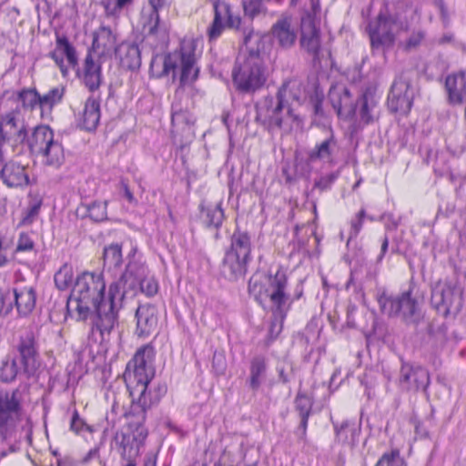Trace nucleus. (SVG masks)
Segmentation results:
<instances>
[{
    "label": "nucleus",
    "instance_id": "f257e3e1",
    "mask_svg": "<svg viewBox=\"0 0 466 466\" xmlns=\"http://www.w3.org/2000/svg\"><path fill=\"white\" fill-rule=\"evenodd\" d=\"M105 289L106 282L102 274L85 272L76 278L67 301V309L76 311L79 319H86L95 310L92 333L97 331L101 342L108 339L117 325V312L123 301L118 279L110 284L106 297Z\"/></svg>",
    "mask_w": 466,
    "mask_h": 466
},
{
    "label": "nucleus",
    "instance_id": "f03ea898",
    "mask_svg": "<svg viewBox=\"0 0 466 466\" xmlns=\"http://www.w3.org/2000/svg\"><path fill=\"white\" fill-rule=\"evenodd\" d=\"M152 362L153 349L143 347L128 361L124 373V380L132 398L130 415L139 421L146 420L147 411L157 405L167 392V386L163 383L150 385L155 375Z\"/></svg>",
    "mask_w": 466,
    "mask_h": 466
},
{
    "label": "nucleus",
    "instance_id": "7ed1b4c3",
    "mask_svg": "<svg viewBox=\"0 0 466 466\" xmlns=\"http://www.w3.org/2000/svg\"><path fill=\"white\" fill-rule=\"evenodd\" d=\"M243 34L248 54L237 57L232 70V79L238 90L254 93L260 89L268 79V71L262 57L267 36L252 29L248 32L245 30Z\"/></svg>",
    "mask_w": 466,
    "mask_h": 466
},
{
    "label": "nucleus",
    "instance_id": "20e7f679",
    "mask_svg": "<svg viewBox=\"0 0 466 466\" xmlns=\"http://www.w3.org/2000/svg\"><path fill=\"white\" fill-rule=\"evenodd\" d=\"M287 276L279 269L274 275H254L248 282V291L261 305L268 299L271 303L273 318L269 327V336L275 339L282 330L283 319L289 308L286 293Z\"/></svg>",
    "mask_w": 466,
    "mask_h": 466
},
{
    "label": "nucleus",
    "instance_id": "39448f33",
    "mask_svg": "<svg viewBox=\"0 0 466 466\" xmlns=\"http://www.w3.org/2000/svg\"><path fill=\"white\" fill-rule=\"evenodd\" d=\"M22 429L28 434L31 431V420L25 416L23 394L19 389L0 390V438L3 441L15 436L21 423Z\"/></svg>",
    "mask_w": 466,
    "mask_h": 466
},
{
    "label": "nucleus",
    "instance_id": "423d86ee",
    "mask_svg": "<svg viewBox=\"0 0 466 466\" xmlns=\"http://www.w3.org/2000/svg\"><path fill=\"white\" fill-rule=\"evenodd\" d=\"M123 299L127 296H135L138 290L148 297L158 291V283L154 277L148 276V269L142 262L130 260L124 273L118 279Z\"/></svg>",
    "mask_w": 466,
    "mask_h": 466
},
{
    "label": "nucleus",
    "instance_id": "0eeeda50",
    "mask_svg": "<svg viewBox=\"0 0 466 466\" xmlns=\"http://www.w3.org/2000/svg\"><path fill=\"white\" fill-rule=\"evenodd\" d=\"M28 146L33 154L43 157V163L46 166L58 167L64 161L63 146L59 140L55 139L53 130L47 126L35 128Z\"/></svg>",
    "mask_w": 466,
    "mask_h": 466
},
{
    "label": "nucleus",
    "instance_id": "6e6552de",
    "mask_svg": "<svg viewBox=\"0 0 466 466\" xmlns=\"http://www.w3.org/2000/svg\"><path fill=\"white\" fill-rule=\"evenodd\" d=\"M257 118L261 119L268 128L290 130L293 125H299L300 119L291 105H286L273 97H266L263 104L258 106Z\"/></svg>",
    "mask_w": 466,
    "mask_h": 466
},
{
    "label": "nucleus",
    "instance_id": "1a4fd4ad",
    "mask_svg": "<svg viewBox=\"0 0 466 466\" xmlns=\"http://www.w3.org/2000/svg\"><path fill=\"white\" fill-rule=\"evenodd\" d=\"M380 310L389 317L401 316L406 322L416 323L420 319V306L411 297L410 289L392 297L383 292L378 298Z\"/></svg>",
    "mask_w": 466,
    "mask_h": 466
},
{
    "label": "nucleus",
    "instance_id": "9d476101",
    "mask_svg": "<svg viewBox=\"0 0 466 466\" xmlns=\"http://www.w3.org/2000/svg\"><path fill=\"white\" fill-rule=\"evenodd\" d=\"M196 57L194 54V46L192 42H184L181 45L180 52L166 56L163 61V73L168 75L170 72L175 74L177 68H180V83L187 85L193 82L198 73L195 67Z\"/></svg>",
    "mask_w": 466,
    "mask_h": 466
},
{
    "label": "nucleus",
    "instance_id": "9b49d317",
    "mask_svg": "<svg viewBox=\"0 0 466 466\" xmlns=\"http://www.w3.org/2000/svg\"><path fill=\"white\" fill-rule=\"evenodd\" d=\"M27 138V130L18 109L7 111L0 116V160L4 162V145L16 147Z\"/></svg>",
    "mask_w": 466,
    "mask_h": 466
},
{
    "label": "nucleus",
    "instance_id": "f8f14e48",
    "mask_svg": "<svg viewBox=\"0 0 466 466\" xmlns=\"http://www.w3.org/2000/svg\"><path fill=\"white\" fill-rule=\"evenodd\" d=\"M17 361L21 365L22 373L30 378L34 376L40 366L38 342L32 330L25 331L15 347Z\"/></svg>",
    "mask_w": 466,
    "mask_h": 466
},
{
    "label": "nucleus",
    "instance_id": "ddd939ff",
    "mask_svg": "<svg viewBox=\"0 0 466 466\" xmlns=\"http://www.w3.org/2000/svg\"><path fill=\"white\" fill-rule=\"evenodd\" d=\"M145 421H139L129 414L127 427L115 436L116 442L122 449V455L129 461L139 453L140 447L147 436V431L144 426Z\"/></svg>",
    "mask_w": 466,
    "mask_h": 466
},
{
    "label": "nucleus",
    "instance_id": "4468645a",
    "mask_svg": "<svg viewBox=\"0 0 466 466\" xmlns=\"http://www.w3.org/2000/svg\"><path fill=\"white\" fill-rule=\"evenodd\" d=\"M431 303L441 314L447 317L461 309V292L451 282H439L432 289Z\"/></svg>",
    "mask_w": 466,
    "mask_h": 466
},
{
    "label": "nucleus",
    "instance_id": "2eb2a0df",
    "mask_svg": "<svg viewBox=\"0 0 466 466\" xmlns=\"http://www.w3.org/2000/svg\"><path fill=\"white\" fill-rule=\"evenodd\" d=\"M396 26V21L393 18L382 14H380L376 20L369 23L367 31L373 52L382 49L385 53L394 46Z\"/></svg>",
    "mask_w": 466,
    "mask_h": 466
},
{
    "label": "nucleus",
    "instance_id": "dca6fc26",
    "mask_svg": "<svg viewBox=\"0 0 466 466\" xmlns=\"http://www.w3.org/2000/svg\"><path fill=\"white\" fill-rule=\"evenodd\" d=\"M167 6V0H147L141 10L140 23L148 35L166 36L168 26L161 22L159 12Z\"/></svg>",
    "mask_w": 466,
    "mask_h": 466
},
{
    "label": "nucleus",
    "instance_id": "f3484780",
    "mask_svg": "<svg viewBox=\"0 0 466 466\" xmlns=\"http://www.w3.org/2000/svg\"><path fill=\"white\" fill-rule=\"evenodd\" d=\"M429 371L420 367L403 363L400 370L399 386L407 392L426 391L430 385Z\"/></svg>",
    "mask_w": 466,
    "mask_h": 466
},
{
    "label": "nucleus",
    "instance_id": "a211bd4d",
    "mask_svg": "<svg viewBox=\"0 0 466 466\" xmlns=\"http://www.w3.org/2000/svg\"><path fill=\"white\" fill-rule=\"evenodd\" d=\"M300 31L301 48L312 57L313 62H319L321 50L320 31L310 15H306L301 18Z\"/></svg>",
    "mask_w": 466,
    "mask_h": 466
},
{
    "label": "nucleus",
    "instance_id": "6ab92c4d",
    "mask_svg": "<svg viewBox=\"0 0 466 466\" xmlns=\"http://www.w3.org/2000/svg\"><path fill=\"white\" fill-rule=\"evenodd\" d=\"M413 93L410 90V83L402 76L397 77L390 88L388 96V106L390 111L407 114L411 108Z\"/></svg>",
    "mask_w": 466,
    "mask_h": 466
},
{
    "label": "nucleus",
    "instance_id": "aec40b11",
    "mask_svg": "<svg viewBox=\"0 0 466 466\" xmlns=\"http://www.w3.org/2000/svg\"><path fill=\"white\" fill-rule=\"evenodd\" d=\"M329 100L339 117L351 119L354 116L356 99L344 85H333L329 91Z\"/></svg>",
    "mask_w": 466,
    "mask_h": 466
},
{
    "label": "nucleus",
    "instance_id": "412c9836",
    "mask_svg": "<svg viewBox=\"0 0 466 466\" xmlns=\"http://www.w3.org/2000/svg\"><path fill=\"white\" fill-rule=\"evenodd\" d=\"M172 134L174 137H180L183 140H191L194 137L195 117L187 109H182L178 106L174 105L172 107Z\"/></svg>",
    "mask_w": 466,
    "mask_h": 466
},
{
    "label": "nucleus",
    "instance_id": "4be33fe9",
    "mask_svg": "<svg viewBox=\"0 0 466 466\" xmlns=\"http://www.w3.org/2000/svg\"><path fill=\"white\" fill-rule=\"evenodd\" d=\"M116 36L112 31L106 26H101L93 35L92 47L88 54L105 59L111 56L113 50L116 51Z\"/></svg>",
    "mask_w": 466,
    "mask_h": 466
},
{
    "label": "nucleus",
    "instance_id": "5701e85b",
    "mask_svg": "<svg viewBox=\"0 0 466 466\" xmlns=\"http://www.w3.org/2000/svg\"><path fill=\"white\" fill-rule=\"evenodd\" d=\"M272 38L282 48H290L296 42L297 30L290 16H282L271 27Z\"/></svg>",
    "mask_w": 466,
    "mask_h": 466
},
{
    "label": "nucleus",
    "instance_id": "b1692460",
    "mask_svg": "<svg viewBox=\"0 0 466 466\" xmlns=\"http://www.w3.org/2000/svg\"><path fill=\"white\" fill-rule=\"evenodd\" d=\"M63 56H66L70 66H77V56L75 47L69 43L67 37L64 35L56 34V47L50 54L56 64L60 67L63 76L67 73V68L64 65Z\"/></svg>",
    "mask_w": 466,
    "mask_h": 466
},
{
    "label": "nucleus",
    "instance_id": "393cba45",
    "mask_svg": "<svg viewBox=\"0 0 466 466\" xmlns=\"http://www.w3.org/2000/svg\"><path fill=\"white\" fill-rule=\"evenodd\" d=\"M137 329L138 337H148L157 330V309L151 305H140L136 311Z\"/></svg>",
    "mask_w": 466,
    "mask_h": 466
},
{
    "label": "nucleus",
    "instance_id": "a878e982",
    "mask_svg": "<svg viewBox=\"0 0 466 466\" xmlns=\"http://www.w3.org/2000/svg\"><path fill=\"white\" fill-rule=\"evenodd\" d=\"M445 88L451 104L461 105L466 102V70L447 76Z\"/></svg>",
    "mask_w": 466,
    "mask_h": 466
},
{
    "label": "nucleus",
    "instance_id": "bb28decb",
    "mask_svg": "<svg viewBox=\"0 0 466 466\" xmlns=\"http://www.w3.org/2000/svg\"><path fill=\"white\" fill-rule=\"evenodd\" d=\"M0 178L8 187L27 186L29 177L24 166L16 162L3 163L0 166Z\"/></svg>",
    "mask_w": 466,
    "mask_h": 466
},
{
    "label": "nucleus",
    "instance_id": "cd10ccee",
    "mask_svg": "<svg viewBox=\"0 0 466 466\" xmlns=\"http://www.w3.org/2000/svg\"><path fill=\"white\" fill-rule=\"evenodd\" d=\"M103 60L90 54H87L85 58L81 78L90 91L98 89L101 85Z\"/></svg>",
    "mask_w": 466,
    "mask_h": 466
},
{
    "label": "nucleus",
    "instance_id": "c85d7f7f",
    "mask_svg": "<svg viewBox=\"0 0 466 466\" xmlns=\"http://www.w3.org/2000/svg\"><path fill=\"white\" fill-rule=\"evenodd\" d=\"M116 56L120 66L127 70H135L141 66L140 50L137 44L123 42L116 48Z\"/></svg>",
    "mask_w": 466,
    "mask_h": 466
},
{
    "label": "nucleus",
    "instance_id": "c756f323",
    "mask_svg": "<svg viewBox=\"0 0 466 466\" xmlns=\"http://www.w3.org/2000/svg\"><path fill=\"white\" fill-rule=\"evenodd\" d=\"M336 441L342 446L353 448L359 443L360 427L353 420L343 421L339 426L334 424Z\"/></svg>",
    "mask_w": 466,
    "mask_h": 466
},
{
    "label": "nucleus",
    "instance_id": "7c9ffc66",
    "mask_svg": "<svg viewBox=\"0 0 466 466\" xmlns=\"http://www.w3.org/2000/svg\"><path fill=\"white\" fill-rule=\"evenodd\" d=\"M303 95V87L301 83L296 79L285 81L279 87L277 94V100L286 105H291L295 108L296 106L301 104Z\"/></svg>",
    "mask_w": 466,
    "mask_h": 466
},
{
    "label": "nucleus",
    "instance_id": "2f4dec72",
    "mask_svg": "<svg viewBox=\"0 0 466 466\" xmlns=\"http://www.w3.org/2000/svg\"><path fill=\"white\" fill-rule=\"evenodd\" d=\"M35 292L32 287H25L12 291V305H15L21 316H27L35 307Z\"/></svg>",
    "mask_w": 466,
    "mask_h": 466
},
{
    "label": "nucleus",
    "instance_id": "473e14b6",
    "mask_svg": "<svg viewBox=\"0 0 466 466\" xmlns=\"http://www.w3.org/2000/svg\"><path fill=\"white\" fill-rule=\"evenodd\" d=\"M338 148V143L331 133L327 138L320 143L316 144L314 148L309 152V159L311 162L321 160L328 163L334 162V155Z\"/></svg>",
    "mask_w": 466,
    "mask_h": 466
},
{
    "label": "nucleus",
    "instance_id": "72a5a7b5",
    "mask_svg": "<svg viewBox=\"0 0 466 466\" xmlns=\"http://www.w3.org/2000/svg\"><path fill=\"white\" fill-rule=\"evenodd\" d=\"M360 104L359 116L361 123L368 125L374 121L378 100L375 92L371 88H367L362 95L356 100Z\"/></svg>",
    "mask_w": 466,
    "mask_h": 466
},
{
    "label": "nucleus",
    "instance_id": "f704fd0d",
    "mask_svg": "<svg viewBox=\"0 0 466 466\" xmlns=\"http://www.w3.org/2000/svg\"><path fill=\"white\" fill-rule=\"evenodd\" d=\"M249 260L247 258L227 252L223 261L222 272L226 278L237 279L246 273L247 264Z\"/></svg>",
    "mask_w": 466,
    "mask_h": 466
},
{
    "label": "nucleus",
    "instance_id": "c9c22d12",
    "mask_svg": "<svg viewBox=\"0 0 466 466\" xmlns=\"http://www.w3.org/2000/svg\"><path fill=\"white\" fill-rule=\"evenodd\" d=\"M100 120V104L95 97H89L86 103L81 116V126L87 131H93Z\"/></svg>",
    "mask_w": 466,
    "mask_h": 466
},
{
    "label": "nucleus",
    "instance_id": "e433bc0d",
    "mask_svg": "<svg viewBox=\"0 0 466 466\" xmlns=\"http://www.w3.org/2000/svg\"><path fill=\"white\" fill-rule=\"evenodd\" d=\"M228 252L250 259L251 241L249 235L245 231L237 229L231 237L230 249Z\"/></svg>",
    "mask_w": 466,
    "mask_h": 466
},
{
    "label": "nucleus",
    "instance_id": "4c0bfd02",
    "mask_svg": "<svg viewBox=\"0 0 466 466\" xmlns=\"http://www.w3.org/2000/svg\"><path fill=\"white\" fill-rule=\"evenodd\" d=\"M214 7V20L227 23L228 27L238 29L241 19L238 15H234L230 5L225 1H216Z\"/></svg>",
    "mask_w": 466,
    "mask_h": 466
},
{
    "label": "nucleus",
    "instance_id": "58836bf2",
    "mask_svg": "<svg viewBox=\"0 0 466 466\" xmlns=\"http://www.w3.org/2000/svg\"><path fill=\"white\" fill-rule=\"evenodd\" d=\"M267 365L263 357L258 356L252 359L249 369L248 386L253 391H257L264 381Z\"/></svg>",
    "mask_w": 466,
    "mask_h": 466
},
{
    "label": "nucleus",
    "instance_id": "ea45409f",
    "mask_svg": "<svg viewBox=\"0 0 466 466\" xmlns=\"http://www.w3.org/2000/svg\"><path fill=\"white\" fill-rule=\"evenodd\" d=\"M18 375L22 373L21 365L17 361V358L7 356L2 360L0 365V380L5 383L13 382Z\"/></svg>",
    "mask_w": 466,
    "mask_h": 466
},
{
    "label": "nucleus",
    "instance_id": "a19ab883",
    "mask_svg": "<svg viewBox=\"0 0 466 466\" xmlns=\"http://www.w3.org/2000/svg\"><path fill=\"white\" fill-rule=\"evenodd\" d=\"M313 400L304 392L299 391L295 398V408L300 416V425L303 434L306 433L309 416L311 412Z\"/></svg>",
    "mask_w": 466,
    "mask_h": 466
},
{
    "label": "nucleus",
    "instance_id": "79ce46f5",
    "mask_svg": "<svg viewBox=\"0 0 466 466\" xmlns=\"http://www.w3.org/2000/svg\"><path fill=\"white\" fill-rule=\"evenodd\" d=\"M103 259L104 267L108 268L120 267L123 261L122 247L117 243L105 247Z\"/></svg>",
    "mask_w": 466,
    "mask_h": 466
},
{
    "label": "nucleus",
    "instance_id": "37998d69",
    "mask_svg": "<svg viewBox=\"0 0 466 466\" xmlns=\"http://www.w3.org/2000/svg\"><path fill=\"white\" fill-rule=\"evenodd\" d=\"M204 221L208 227L218 228L224 220V211L220 203L208 206L204 209Z\"/></svg>",
    "mask_w": 466,
    "mask_h": 466
},
{
    "label": "nucleus",
    "instance_id": "c03bdc74",
    "mask_svg": "<svg viewBox=\"0 0 466 466\" xmlns=\"http://www.w3.org/2000/svg\"><path fill=\"white\" fill-rule=\"evenodd\" d=\"M64 95L65 87L63 86H56L43 96L40 95L41 110L46 108L52 109L54 106L62 101Z\"/></svg>",
    "mask_w": 466,
    "mask_h": 466
},
{
    "label": "nucleus",
    "instance_id": "a18cd8bd",
    "mask_svg": "<svg viewBox=\"0 0 466 466\" xmlns=\"http://www.w3.org/2000/svg\"><path fill=\"white\" fill-rule=\"evenodd\" d=\"M18 98L24 108L34 110L39 107L41 109L40 94L35 88L23 89L18 94Z\"/></svg>",
    "mask_w": 466,
    "mask_h": 466
},
{
    "label": "nucleus",
    "instance_id": "49530a36",
    "mask_svg": "<svg viewBox=\"0 0 466 466\" xmlns=\"http://www.w3.org/2000/svg\"><path fill=\"white\" fill-rule=\"evenodd\" d=\"M74 272L71 266L65 264L55 274V283L58 289H68L73 282Z\"/></svg>",
    "mask_w": 466,
    "mask_h": 466
},
{
    "label": "nucleus",
    "instance_id": "de8ad7c7",
    "mask_svg": "<svg viewBox=\"0 0 466 466\" xmlns=\"http://www.w3.org/2000/svg\"><path fill=\"white\" fill-rule=\"evenodd\" d=\"M375 466H407V464L400 456V451L395 449L383 453Z\"/></svg>",
    "mask_w": 466,
    "mask_h": 466
},
{
    "label": "nucleus",
    "instance_id": "09e8293b",
    "mask_svg": "<svg viewBox=\"0 0 466 466\" xmlns=\"http://www.w3.org/2000/svg\"><path fill=\"white\" fill-rule=\"evenodd\" d=\"M107 202L94 201L86 207L88 216L95 221H103L106 218Z\"/></svg>",
    "mask_w": 466,
    "mask_h": 466
},
{
    "label": "nucleus",
    "instance_id": "8fccbe9b",
    "mask_svg": "<svg viewBox=\"0 0 466 466\" xmlns=\"http://www.w3.org/2000/svg\"><path fill=\"white\" fill-rule=\"evenodd\" d=\"M425 38V32L421 29L413 31L403 44L407 51L417 49Z\"/></svg>",
    "mask_w": 466,
    "mask_h": 466
},
{
    "label": "nucleus",
    "instance_id": "3c124183",
    "mask_svg": "<svg viewBox=\"0 0 466 466\" xmlns=\"http://www.w3.org/2000/svg\"><path fill=\"white\" fill-rule=\"evenodd\" d=\"M132 2L133 0H106L105 9L107 15H116Z\"/></svg>",
    "mask_w": 466,
    "mask_h": 466
},
{
    "label": "nucleus",
    "instance_id": "603ef678",
    "mask_svg": "<svg viewBox=\"0 0 466 466\" xmlns=\"http://www.w3.org/2000/svg\"><path fill=\"white\" fill-rule=\"evenodd\" d=\"M12 309V291L0 289V315L8 314Z\"/></svg>",
    "mask_w": 466,
    "mask_h": 466
},
{
    "label": "nucleus",
    "instance_id": "864d4df0",
    "mask_svg": "<svg viewBox=\"0 0 466 466\" xmlns=\"http://www.w3.org/2000/svg\"><path fill=\"white\" fill-rule=\"evenodd\" d=\"M338 177L337 173H330L320 177L314 182V188H318L319 191H325L331 187L332 184Z\"/></svg>",
    "mask_w": 466,
    "mask_h": 466
},
{
    "label": "nucleus",
    "instance_id": "5fc2aeb1",
    "mask_svg": "<svg viewBox=\"0 0 466 466\" xmlns=\"http://www.w3.org/2000/svg\"><path fill=\"white\" fill-rule=\"evenodd\" d=\"M70 428L76 433H81L83 431H92L90 426H88L80 417L78 412L76 410L72 416Z\"/></svg>",
    "mask_w": 466,
    "mask_h": 466
},
{
    "label": "nucleus",
    "instance_id": "6e6d98bb",
    "mask_svg": "<svg viewBox=\"0 0 466 466\" xmlns=\"http://www.w3.org/2000/svg\"><path fill=\"white\" fill-rule=\"evenodd\" d=\"M365 216H366L365 210L361 209L356 215V217L351 220V228H350V238H356L358 236V234L360 233V231L361 230L362 225H363V219H364Z\"/></svg>",
    "mask_w": 466,
    "mask_h": 466
},
{
    "label": "nucleus",
    "instance_id": "4d7b16f0",
    "mask_svg": "<svg viewBox=\"0 0 466 466\" xmlns=\"http://www.w3.org/2000/svg\"><path fill=\"white\" fill-rule=\"evenodd\" d=\"M226 26H228L227 23L213 20L211 25L208 29L209 40H216L219 37Z\"/></svg>",
    "mask_w": 466,
    "mask_h": 466
},
{
    "label": "nucleus",
    "instance_id": "13d9d810",
    "mask_svg": "<svg viewBox=\"0 0 466 466\" xmlns=\"http://www.w3.org/2000/svg\"><path fill=\"white\" fill-rule=\"evenodd\" d=\"M34 241L31 239V238L25 234L21 233L17 241L16 245V251H29L34 248Z\"/></svg>",
    "mask_w": 466,
    "mask_h": 466
},
{
    "label": "nucleus",
    "instance_id": "bf43d9fd",
    "mask_svg": "<svg viewBox=\"0 0 466 466\" xmlns=\"http://www.w3.org/2000/svg\"><path fill=\"white\" fill-rule=\"evenodd\" d=\"M212 365L218 373H223L225 370L224 356L215 352L213 355Z\"/></svg>",
    "mask_w": 466,
    "mask_h": 466
},
{
    "label": "nucleus",
    "instance_id": "052dcab7",
    "mask_svg": "<svg viewBox=\"0 0 466 466\" xmlns=\"http://www.w3.org/2000/svg\"><path fill=\"white\" fill-rule=\"evenodd\" d=\"M408 15L410 16V19L413 21L414 19H419L420 14L417 6H414L412 5H408L405 10V15H402L401 14L398 15V19L401 20L402 18H407Z\"/></svg>",
    "mask_w": 466,
    "mask_h": 466
},
{
    "label": "nucleus",
    "instance_id": "680f3d73",
    "mask_svg": "<svg viewBox=\"0 0 466 466\" xmlns=\"http://www.w3.org/2000/svg\"><path fill=\"white\" fill-rule=\"evenodd\" d=\"M120 187L123 190L124 197L127 198V200L131 204H137V201L131 192L128 184L125 180L120 181Z\"/></svg>",
    "mask_w": 466,
    "mask_h": 466
},
{
    "label": "nucleus",
    "instance_id": "e2e57ef3",
    "mask_svg": "<svg viewBox=\"0 0 466 466\" xmlns=\"http://www.w3.org/2000/svg\"><path fill=\"white\" fill-rule=\"evenodd\" d=\"M435 4L440 11L443 23L447 25L449 23V14L444 2L442 0H438Z\"/></svg>",
    "mask_w": 466,
    "mask_h": 466
},
{
    "label": "nucleus",
    "instance_id": "0e129e2a",
    "mask_svg": "<svg viewBox=\"0 0 466 466\" xmlns=\"http://www.w3.org/2000/svg\"><path fill=\"white\" fill-rule=\"evenodd\" d=\"M436 43L438 45H446V44L454 43V35L451 33L444 34L442 36L439 37L436 40Z\"/></svg>",
    "mask_w": 466,
    "mask_h": 466
},
{
    "label": "nucleus",
    "instance_id": "69168bd1",
    "mask_svg": "<svg viewBox=\"0 0 466 466\" xmlns=\"http://www.w3.org/2000/svg\"><path fill=\"white\" fill-rule=\"evenodd\" d=\"M389 248V238L388 237H384L381 242L380 254L378 257V261H380L384 255L386 254Z\"/></svg>",
    "mask_w": 466,
    "mask_h": 466
},
{
    "label": "nucleus",
    "instance_id": "338daca9",
    "mask_svg": "<svg viewBox=\"0 0 466 466\" xmlns=\"http://www.w3.org/2000/svg\"><path fill=\"white\" fill-rule=\"evenodd\" d=\"M314 112L316 115H322V102L320 100L315 103Z\"/></svg>",
    "mask_w": 466,
    "mask_h": 466
},
{
    "label": "nucleus",
    "instance_id": "774afa93",
    "mask_svg": "<svg viewBox=\"0 0 466 466\" xmlns=\"http://www.w3.org/2000/svg\"><path fill=\"white\" fill-rule=\"evenodd\" d=\"M144 466H156V459L154 457H147L144 462Z\"/></svg>",
    "mask_w": 466,
    "mask_h": 466
}]
</instances>
